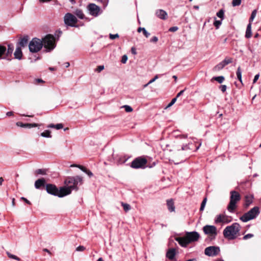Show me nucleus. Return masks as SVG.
Wrapping results in <instances>:
<instances>
[{"label": "nucleus", "instance_id": "nucleus-1", "mask_svg": "<svg viewBox=\"0 0 261 261\" xmlns=\"http://www.w3.org/2000/svg\"><path fill=\"white\" fill-rule=\"evenodd\" d=\"M64 184L65 186L61 187L60 190L55 185L46 184V190L49 194L63 197L70 194L72 190L77 191L78 186L83 184V178L79 175L69 176L65 179Z\"/></svg>", "mask_w": 261, "mask_h": 261}, {"label": "nucleus", "instance_id": "nucleus-2", "mask_svg": "<svg viewBox=\"0 0 261 261\" xmlns=\"http://www.w3.org/2000/svg\"><path fill=\"white\" fill-rule=\"evenodd\" d=\"M240 228L241 226L238 223H233L231 225L226 227L223 232L224 238L228 240L235 239L240 230Z\"/></svg>", "mask_w": 261, "mask_h": 261}, {"label": "nucleus", "instance_id": "nucleus-3", "mask_svg": "<svg viewBox=\"0 0 261 261\" xmlns=\"http://www.w3.org/2000/svg\"><path fill=\"white\" fill-rule=\"evenodd\" d=\"M230 194V201L227 209L230 213H234L237 208V203L241 200V197L240 193L236 191H231Z\"/></svg>", "mask_w": 261, "mask_h": 261}, {"label": "nucleus", "instance_id": "nucleus-4", "mask_svg": "<svg viewBox=\"0 0 261 261\" xmlns=\"http://www.w3.org/2000/svg\"><path fill=\"white\" fill-rule=\"evenodd\" d=\"M147 160L144 156L135 158L130 163V166L133 169H145L147 167L151 168L152 166H147Z\"/></svg>", "mask_w": 261, "mask_h": 261}, {"label": "nucleus", "instance_id": "nucleus-5", "mask_svg": "<svg viewBox=\"0 0 261 261\" xmlns=\"http://www.w3.org/2000/svg\"><path fill=\"white\" fill-rule=\"evenodd\" d=\"M41 41L43 43V46L48 51L54 49L56 46L55 37L51 34L46 35Z\"/></svg>", "mask_w": 261, "mask_h": 261}, {"label": "nucleus", "instance_id": "nucleus-6", "mask_svg": "<svg viewBox=\"0 0 261 261\" xmlns=\"http://www.w3.org/2000/svg\"><path fill=\"white\" fill-rule=\"evenodd\" d=\"M258 206H254L248 212L245 213L240 217V220L243 222H246L250 220L255 219L259 214Z\"/></svg>", "mask_w": 261, "mask_h": 261}, {"label": "nucleus", "instance_id": "nucleus-7", "mask_svg": "<svg viewBox=\"0 0 261 261\" xmlns=\"http://www.w3.org/2000/svg\"><path fill=\"white\" fill-rule=\"evenodd\" d=\"M65 24L67 27H77L76 23L77 19L76 17L70 13H67L64 17Z\"/></svg>", "mask_w": 261, "mask_h": 261}, {"label": "nucleus", "instance_id": "nucleus-8", "mask_svg": "<svg viewBox=\"0 0 261 261\" xmlns=\"http://www.w3.org/2000/svg\"><path fill=\"white\" fill-rule=\"evenodd\" d=\"M43 43L41 40L37 38H33L30 41L29 47V50L32 53H37L39 51L42 47Z\"/></svg>", "mask_w": 261, "mask_h": 261}, {"label": "nucleus", "instance_id": "nucleus-9", "mask_svg": "<svg viewBox=\"0 0 261 261\" xmlns=\"http://www.w3.org/2000/svg\"><path fill=\"white\" fill-rule=\"evenodd\" d=\"M87 9L89 14L94 17H97L101 13L100 7L93 3L89 4Z\"/></svg>", "mask_w": 261, "mask_h": 261}, {"label": "nucleus", "instance_id": "nucleus-10", "mask_svg": "<svg viewBox=\"0 0 261 261\" xmlns=\"http://www.w3.org/2000/svg\"><path fill=\"white\" fill-rule=\"evenodd\" d=\"M220 251L219 247L213 246L206 247L204 250V253L208 256H215L217 255Z\"/></svg>", "mask_w": 261, "mask_h": 261}, {"label": "nucleus", "instance_id": "nucleus-11", "mask_svg": "<svg viewBox=\"0 0 261 261\" xmlns=\"http://www.w3.org/2000/svg\"><path fill=\"white\" fill-rule=\"evenodd\" d=\"M203 230L205 234L213 237L212 239H215L217 234V228L214 225H206L203 227Z\"/></svg>", "mask_w": 261, "mask_h": 261}, {"label": "nucleus", "instance_id": "nucleus-12", "mask_svg": "<svg viewBox=\"0 0 261 261\" xmlns=\"http://www.w3.org/2000/svg\"><path fill=\"white\" fill-rule=\"evenodd\" d=\"M231 221V217L225 214H219L216 216L215 219V223L228 224Z\"/></svg>", "mask_w": 261, "mask_h": 261}, {"label": "nucleus", "instance_id": "nucleus-13", "mask_svg": "<svg viewBox=\"0 0 261 261\" xmlns=\"http://www.w3.org/2000/svg\"><path fill=\"white\" fill-rule=\"evenodd\" d=\"M185 236L189 243L197 241L200 238V235L197 231L187 232Z\"/></svg>", "mask_w": 261, "mask_h": 261}, {"label": "nucleus", "instance_id": "nucleus-14", "mask_svg": "<svg viewBox=\"0 0 261 261\" xmlns=\"http://www.w3.org/2000/svg\"><path fill=\"white\" fill-rule=\"evenodd\" d=\"M175 240L182 247H187L188 244H190L186 236L184 237H176Z\"/></svg>", "mask_w": 261, "mask_h": 261}, {"label": "nucleus", "instance_id": "nucleus-15", "mask_svg": "<svg viewBox=\"0 0 261 261\" xmlns=\"http://www.w3.org/2000/svg\"><path fill=\"white\" fill-rule=\"evenodd\" d=\"M156 16L162 20H166L168 18L167 12L162 9L157 10L155 12Z\"/></svg>", "mask_w": 261, "mask_h": 261}, {"label": "nucleus", "instance_id": "nucleus-16", "mask_svg": "<svg viewBox=\"0 0 261 261\" xmlns=\"http://www.w3.org/2000/svg\"><path fill=\"white\" fill-rule=\"evenodd\" d=\"M46 181L44 178H41L37 179L35 182V187L37 189H40L41 187H44Z\"/></svg>", "mask_w": 261, "mask_h": 261}, {"label": "nucleus", "instance_id": "nucleus-17", "mask_svg": "<svg viewBox=\"0 0 261 261\" xmlns=\"http://www.w3.org/2000/svg\"><path fill=\"white\" fill-rule=\"evenodd\" d=\"M176 254V250L175 248H170L169 249L166 253V256L169 259L172 260L174 258Z\"/></svg>", "mask_w": 261, "mask_h": 261}, {"label": "nucleus", "instance_id": "nucleus-18", "mask_svg": "<svg viewBox=\"0 0 261 261\" xmlns=\"http://www.w3.org/2000/svg\"><path fill=\"white\" fill-rule=\"evenodd\" d=\"M194 145L192 143H189L188 144H183L181 146V149H178V151L183 150V151H188L191 150L193 149Z\"/></svg>", "mask_w": 261, "mask_h": 261}, {"label": "nucleus", "instance_id": "nucleus-19", "mask_svg": "<svg viewBox=\"0 0 261 261\" xmlns=\"http://www.w3.org/2000/svg\"><path fill=\"white\" fill-rule=\"evenodd\" d=\"M253 196L251 195H246L245 197V207H248L253 202Z\"/></svg>", "mask_w": 261, "mask_h": 261}, {"label": "nucleus", "instance_id": "nucleus-20", "mask_svg": "<svg viewBox=\"0 0 261 261\" xmlns=\"http://www.w3.org/2000/svg\"><path fill=\"white\" fill-rule=\"evenodd\" d=\"M1 59L8 60L6 56V47L2 45H0V60Z\"/></svg>", "mask_w": 261, "mask_h": 261}, {"label": "nucleus", "instance_id": "nucleus-21", "mask_svg": "<svg viewBox=\"0 0 261 261\" xmlns=\"http://www.w3.org/2000/svg\"><path fill=\"white\" fill-rule=\"evenodd\" d=\"M167 205L168 210L170 212H172L175 211L174 203L172 199H168L167 200Z\"/></svg>", "mask_w": 261, "mask_h": 261}, {"label": "nucleus", "instance_id": "nucleus-22", "mask_svg": "<svg viewBox=\"0 0 261 261\" xmlns=\"http://www.w3.org/2000/svg\"><path fill=\"white\" fill-rule=\"evenodd\" d=\"M15 58L16 59L20 60L22 58V53L21 51V47L20 46H17L15 51L14 54Z\"/></svg>", "mask_w": 261, "mask_h": 261}, {"label": "nucleus", "instance_id": "nucleus-23", "mask_svg": "<svg viewBox=\"0 0 261 261\" xmlns=\"http://www.w3.org/2000/svg\"><path fill=\"white\" fill-rule=\"evenodd\" d=\"M14 50V46L12 44H9L8 45V48L6 49V56L8 60H9V58L11 57Z\"/></svg>", "mask_w": 261, "mask_h": 261}, {"label": "nucleus", "instance_id": "nucleus-24", "mask_svg": "<svg viewBox=\"0 0 261 261\" xmlns=\"http://www.w3.org/2000/svg\"><path fill=\"white\" fill-rule=\"evenodd\" d=\"M251 25V23H249L247 26L245 37L247 39L250 38L252 36Z\"/></svg>", "mask_w": 261, "mask_h": 261}, {"label": "nucleus", "instance_id": "nucleus-25", "mask_svg": "<svg viewBox=\"0 0 261 261\" xmlns=\"http://www.w3.org/2000/svg\"><path fill=\"white\" fill-rule=\"evenodd\" d=\"M28 43V37L27 36L23 37L21 38L18 42V44L20 47H24L26 46Z\"/></svg>", "mask_w": 261, "mask_h": 261}, {"label": "nucleus", "instance_id": "nucleus-26", "mask_svg": "<svg viewBox=\"0 0 261 261\" xmlns=\"http://www.w3.org/2000/svg\"><path fill=\"white\" fill-rule=\"evenodd\" d=\"M74 14L80 19H83L85 18L83 11L81 9H76L74 12Z\"/></svg>", "mask_w": 261, "mask_h": 261}, {"label": "nucleus", "instance_id": "nucleus-27", "mask_svg": "<svg viewBox=\"0 0 261 261\" xmlns=\"http://www.w3.org/2000/svg\"><path fill=\"white\" fill-rule=\"evenodd\" d=\"M47 127L56 128V129H60L63 127V125L62 123H58L56 124H50L47 126Z\"/></svg>", "mask_w": 261, "mask_h": 261}, {"label": "nucleus", "instance_id": "nucleus-28", "mask_svg": "<svg viewBox=\"0 0 261 261\" xmlns=\"http://www.w3.org/2000/svg\"><path fill=\"white\" fill-rule=\"evenodd\" d=\"M225 66V65L223 62V61H222V62H220L219 64H218L217 65H216L214 67V70L215 71H219V70L222 69Z\"/></svg>", "mask_w": 261, "mask_h": 261}, {"label": "nucleus", "instance_id": "nucleus-29", "mask_svg": "<svg viewBox=\"0 0 261 261\" xmlns=\"http://www.w3.org/2000/svg\"><path fill=\"white\" fill-rule=\"evenodd\" d=\"M236 74H237V78L239 80V81L242 83V84H243V82H242V70H241V67L239 66L238 67L237 70L236 72Z\"/></svg>", "mask_w": 261, "mask_h": 261}, {"label": "nucleus", "instance_id": "nucleus-30", "mask_svg": "<svg viewBox=\"0 0 261 261\" xmlns=\"http://www.w3.org/2000/svg\"><path fill=\"white\" fill-rule=\"evenodd\" d=\"M40 136L44 138H51V135H50V131L49 130H45L44 132L41 133Z\"/></svg>", "mask_w": 261, "mask_h": 261}, {"label": "nucleus", "instance_id": "nucleus-31", "mask_svg": "<svg viewBox=\"0 0 261 261\" xmlns=\"http://www.w3.org/2000/svg\"><path fill=\"white\" fill-rule=\"evenodd\" d=\"M141 30H142L143 34L146 38H148L150 36V33H148L144 28L139 27L137 31L140 33L141 32Z\"/></svg>", "mask_w": 261, "mask_h": 261}, {"label": "nucleus", "instance_id": "nucleus-32", "mask_svg": "<svg viewBox=\"0 0 261 261\" xmlns=\"http://www.w3.org/2000/svg\"><path fill=\"white\" fill-rule=\"evenodd\" d=\"M213 79L218 82L219 83L221 84L223 82L225 78L223 76H214Z\"/></svg>", "mask_w": 261, "mask_h": 261}, {"label": "nucleus", "instance_id": "nucleus-33", "mask_svg": "<svg viewBox=\"0 0 261 261\" xmlns=\"http://www.w3.org/2000/svg\"><path fill=\"white\" fill-rule=\"evenodd\" d=\"M217 16L223 20L224 18V10L223 9H220L216 14Z\"/></svg>", "mask_w": 261, "mask_h": 261}, {"label": "nucleus", "instance_id": "nucleus-34", "mask_svg": "<svg viewBox=\"0 0 261 261\" xmlns=\"http://www.w3.org/2000/svg\"><path fill=\"white\" fill-rule=\"evenodd\" d=\"M256 13H257L256 10H254L252 12L251 16H250V17L249 18V23H250L252 24V22L253 21L254 18L256 16Z\"/></svg>", "mask_w": 261, "mask_h": 261}, {"label": "nucleus", "instance_id": "nucleus-35", "mask_svg": "<svg viewBox=\"0 0 261 261\" xmlns=\"http://www.w3.org/2000/svg\"><path fill=\"white\" fill-rule=\"evenodd\" d=\"M6 253H7L8 256L10 258L14 259H15V260H18V261L20 260V258L19 257H17V256H16L15 255L12 254L9 252L7 251Z\"/></svg>", "mask_w": 261, "mask_h": 261}, {"label": "nucleus", "instance_id": "nucleus-36", "mask_svg": "<svg viewBox=\"0 0 261 261\" xmlns=\"http://www.w3.org/2000/svg\"><path fill=\"white\" fill-rule=\"evenodd\" d=\"M121 205L123 206V210L125 212H127L130 210L131 207L129 204L121 202Z\"/></svg>", "mask_w": 261, "mask_h": 261}, {"label": "nucleus", "instance_id": "nucleus-37", "mask_svg": "<svg viewBox=\"0 0 261 261\" xmlns=\"http://www.w3.org/2000/svg\"><path fill=\"white\" fill-rule=\"evenodd\" d=\"M206 201H207V198L205 197L203 199V200L201 203V205H200V211H203L204 210Z\"/></svg>", "mask_w": 261, "mask_h": 261}, {"label": "nucleus", "instance_id": "nucleus-38", "mask_svg": "<svg viewBox=\"0 0 261 261\" xmlns=\"http://www.w3.org/2000/svg\"><path fill=\"white\" fill-rule=\"evenodd\" d=\"M35 173L37 174L45 175L46 170L44 169H39L36 170Z\"/></svg>", "mask_w": 261, "mask_h": 261}, {"label": "nucleus", "instance_id": "nucleus-39", "mask_svg": "<svg viewBox=\"0 0 261 261\" xmlns=\"http://www.w3.org/2000/svg\"><path fill=\"white\" fill-rule=\"evenodd\" d=\"M222 24V19L220 20H216L214 22V25L217 29H219Z\"/></svg>", "mask_w": 261, "mask_h": 261}, {"label": "nucleus", "instance_id": "nucleus-40", "mask_svg": "<svg viewBox=\"0 0 261 261\" xmlns=\"http://www.w3.org/2000/svg\"><path fill=\"white\" fill-rule=\"evenodd\" d=\"M242 0H232V5L233 7L239 6L241 4Z\"/></svg>", "mask_w": 261, "mask_h": 261}, {"label": "nucleus", "instance_id": "nucleus-41", "mask_svg": "<svg viewBox=\"0 0 261 261\" xmlns=\"http://www.w3.org/2000/svg\"><path fill=\"white\" fill-rule=\"evenodd\" d=\"M224 64L226 65L232 62V59L231 58H226L224 60L222 61Z\"/></svg>", "mask_w": 261, "mask_h": 261}, {"label": "nucleus", "instance_id": "nucleus-42", "mask_svg": "<svg viewBox=\"0 0 261 261\" xmlns=\"http://www.w3.org/2000/svg\"><path fill=\"white\" fill-rule=\"evenodd\" d=\"M123 108H124L125 109V111L126 112H131L133 111V108L129 106H128V105H125L123 106Z\"/></svg>", "mask_w": 261, "mask_h": 261}, {"label": "nucleus", "instance_id": "nucleus-43", "mask_svg": "<svg viewBox=\"0 0 261 261\" xmlns=\"http://www.w3.org/2000/svg\"><path fill=\"white\" fill-rule=\"evenodd\" d=\"M105 68V67L103 65H99L97 66V67L95 69V71L97 72H100L102 70H103Z\"/></svg>", "mask_w": 261, "mask_h": 261}, {"label": "nucleus", "instance_id": "nucleus-44", "mask_svg": "<svg viewBox=\"0 0 261 261\" xmlns=\"http://www.w3.org/2000/svg\"><path fill=\"white\" fill-rule=\"evenodd\" d=\"M158 78H159V75H156L153 79H152L151 80H150L149 82L147 84H146L144 86L145 87L147 86L150 84L154 82Z\"/></svg>", "mask_w": 261, "mask_h": 261}, {"label": "nucleus", "instance_id": "nucleus-45", "mask_svg": "<svg viewBox=\"0 0 261 261\" xmlns=\"http://www.w3.org/2000/svg\"><path fill=\"white\" fill-rule=\"evenodd\" d=\"M253 236H254V235L252 233H248V234L245 235L243 237V240H247L248 239L252 238Z\"/></svg>", "mask_w": 261, "mask_h": 261}, {"label": "nucleus", "instance_id": "nucleus-46", "mask_svg": "<svg viewBox=\"0 0 261 261\" xmlns=\"http://www.w3.org/2000/svg\"><path fill=\"white\" fill-rule=\"evenodd\" d=\"M219 89L223 93H224L226 91L227 87L225 85H222L219 86Z\"/></svg>", "mask_w": 261, "mask_h": 261}, {"label": "nucleus", "instance_id": "nucleus-47", "mask_svg": "<svg viewBox=\"0 0 261 261\" xmlns=\"http://www.w3.org/2000/svg\"><path fill=\"white\" fill-rule=\"evenodd\" d=\"M84 172L86 173L89 177H91L93 175L92 172L90 170H88L87 168L85 169V171H84Z\"/></svg>", "mask_w": 261, "mask_h": 261}, {"label": "nucleus", "instance_id": "nucleus-48", "mask_svg": "<svg viewBox=\"0 0 261 261\" xmlns=\"http://www.w3.org/2000/svg\"><path fill=\"white\" fill-rule=\"evenodd\" d=\"M178 30V28L176 26L171 27L169 29V31L171 32H176Z\"/></svg>", "mask_w": 261, "mask_h": 261}, {"label": "nucleus", "instance_id": "nucleus-49", "mask_svg": "<svg viewBox=\"0 0 261 261\" xmlns=\"http://www.w3.org/2000/svg\"><path fill=\"white\" fill-rule=\"evenodd\" d=\"M127 56L126 55H123L122 57V59H121V62L123 63V64H125L127 60Z\"/></svg>", "mask_w": 261, "mask_h": 261}, {"label": "nucleus", "instance_id": "nucleus-50", "mask_svg": "<svg viewBox=\"0 0 261 261\" xmlns=\"http://www.w3.org/2000/svg\"><path fill=\"white\" fill-rule=\"evenodd\" d=\"M177 100V98L176 97H174L173 98L170 102L168 105L167 107H171Z\"/></svg>", "mask_w": 261, "mask_h": 261}, {"label": "nucleus", "instance_id": "nucleus-51", "mask_svg": "<svg viewBox=\"0 0 261 261\" xmlns=\"http://www.w3.org/2000/svg\"><path fill=\"white\" fill-rule=\"evenodd\" d=\"M85 250V247L83 246H79L76 248L77 251H83Z\"/></svg>", "mask_w": 261, "mask_h": 261}, {"label": "nucleus", "instance_id": "nucleus-52", "mask_svg": "<svg viewBox=\"0 0 261 261\" xmlns=\"http://www.w3.org/2000/svg\"><path fill=\"white\" fill-rule=\"evenodd\" d=\"M17 125L18 126L22 127H27V123L23 124V123L21 122H18L16 123Z\"/></svg>", "mask_w": 261, "mask_h": 261}, {"label": "nucleus", "instance_id": "nucleus-53", "mask_svg": "<svg viewBox=\"0 0 261 261\" xmlns=\"http://www.w3.org/2000/svg\"><path fill=\"white\" fill-rule=\"evenodd\" d=\"M151 42L156 43L158 41V38L156 36H153L150 40Z\"/></svg>", "mask_w": 261, "mask_h": 261}, {"label": "nucleus", "instance_id": "nucleus-54", "mask_svg": "<svg viewBox=\"0 0 261 261\" xmlns=\"http://www.w3.org/2000/svg\"><path fill=\"white\" fill-rule=\"evenodd\" d=\"M38 126V124L36 123H27V127L31 128L33 127H36Z\"/></svg>", "mask_w": 261, "mask_h": 261}, {"label": "nucleus", "instance_id": "nucleus-55", "mask_svg": "<svg viewBox=\"0 0 261 261\" xmlns=\"http://www.w3.org/2000/svg\"><path fill=\"white\" fill-rule=\"evenodd\" d=\"M131 53L134 55H136L137 54L136 48L135 47H132L131 48Z\"/></svg>", "mask_w": 261, "mask_h": 261}, {"label": "nucleus", "instance_id": "nucleus-56", "mask_svg": "<svg viewBox=\"0 0 261 261\" xmlns=\"http://www.w3.org/2000/svg\"><path fill=\"white\" fill-rule=\"evenodd\" d=\"M259 74H257L254 76V79L253 80V83H255V82H256V81L258 80V79L259 78Z\"/></svg>", "mask_w": 261, "mask_h": 261}, {"label": "nucleus", "instance_id": "nucleus-57", "mask_svg": "<svg viewBox=\"0 0 261 261\" xmlns=\"http://www.w3.org/2000/svg\"><path fill=\"white\" fill-rule=\"evenodd\" d=\"M76 167L80 169L83 172L85 171V169H86V168L80 165H78L77 166H76Z\"/></svg>", "mask_w": 261, "mask_h": 261}, {"label": "nucleus", "instance_id": "nucleus-58", "mask_svg": "<svg viewBox=\"0 0 261 261\" xmlns=\"http://www.w3.org/2000/svg\"><path fill=\"white\" fill-rule=\"evenodd\" d=\"M185 89L184 90H181L179 93H177L176 96L175 97L176 98H177L178 97H179L180 96H181V95L183 94L184 91H185Z\"/></svg>", "mask_w": 261, "mask_h": 261}, {"label": "nucleus", "instance_id": "nucleus-59", "mask_svg": "<svg viewBox=\"0 0 261 261\" xmlns=\"http://www.w3.org/2000/svg\"><path fill=\"white\" fill-rule=\"evenodd\" d=\"M21 199L22 200H24L27 204H31V202L29 200H28L27 199H26L25 198L22 197L21 198Z\"/></svg>", "mask_w": 261, "mask_h": 261}, {"label": "nucleus", "instance_id": "nucleus-60", "mask_svg": "<svg viewBox=\"0 0 261 261\" xmlns=\"http://www.w3.org/2000/svg\"><path fill=\"white\" fill-rule=\"evenodd\" d=\"M13 112L12 111H10V112H8L7 113H6V115L7 116H11L13 115Z\"/></svg>", "mask_w": 261, "mask_h": 261}, {"label": "nucleus", "instance_id": "nucleus-61", "mask_svg": "<svg viewBox=\"0 0 261 261\" xmlns=\"http://www.w3.org/2000/svg\"><path fill=\"white\" fill-rule=\"evenodd\" d=\"M179 138H180V139H183V138L186 139V138H187V135H181V136H179Z\"/></svg>", "mask_w": 261, "mask_h": 261}, {"label": "nucleus", "instance_id": "nucleus-62", "mask_svg": "<svg viewBox=\"0 0 261 261\" xmlns=\"http://www.w3.org/2000/svg\"><path fill=\"white\" fill-rule=\"evenodd\" d=\"M43 251L44 252H46L49 254L51 255V252H50V251L48 249L45 248V249H43Z\"/></svg>", "mask_w": 261, "mask_h": 261}, {"label": "nucleus", "instance_id": "nucleus-63", "mask_svg": "<svg viewBox=\"0 0 261 261\" xmlns=\"http://www.w3.org/2000/svg\"><path fill=\"white\" fill-rule=\"evenodd\" d=\"M35 80H36V81L37 82H38V83H43V82H44L43 81V80H41V79H36Z\"/></svg>", "mask_w": 261, "mask_h": 261}, {"label": "nucleus", "instance_id": "nucleus-64", "mask_svg": "<svg viewBox=\"0 0 261 261\" xmlns=\"http://www.w3.org/2000/svg\"><path fill=\"white\" fill-rule=\"evenodd\" d=\"M110 38L112 40H114V34H110Z\"/></svg>", "mask_w": 261, "mask_h": 261}]
</instances>
